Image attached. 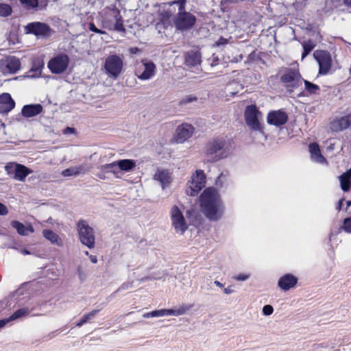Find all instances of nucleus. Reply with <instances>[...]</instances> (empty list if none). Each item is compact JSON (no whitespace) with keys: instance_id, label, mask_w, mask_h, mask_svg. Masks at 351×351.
<instances>
[{"instance_id":"obj_51","label":"nucleus","mask_w":351,"mask_h":351,"mask_svg":"<svg viewBox=\"0 0 351 351\" xmlns=\"http://www.w3.org/2000/svg\"><path fill=\"white\" fill-rule=\"evenodd\" d=\"M132 287V282H125L119 288L118 291L128 289L131 288Z\"/></svg>"},{"instance_id":"obj_54","label":"nucleus","mask_w":351,"mask_h":351,"mask_svg":"<svg viewBox=\"0 0 351 351\" xmlns=\"http://www.w3.org/2000/svg\"><path fill=\"white\" fill-rule=\"evenodd\" d=\"M30 173L29 169L23 165V182L25 181V178L27 176H28Z\"/></svg>"},{"instance_id":"obj_46","label":"nucleus","mask_w":351,"mask_h":351,"mask_svg":"<svg viewBox=\"0 0 351 351\" xmlns=\"http://www.w3.org/2000/svg\"><path fill=\"white\" fill-rule=\"evenodd\" d=\"M274 312V308L269 304L265 305L263 308V313L264 315H270Z\"/></svg>"},{"instance_id":"obj_57","label":"nucleus","mask_w":351,"mask_h":351,"mask_svg":"<svg viewBox=\"0 0 351 351\" xmlns=\"http://www.w3.org/2000/svg\"><path fill=\"white\" fill-rule=\"evenodd\" d=\"M89 258H90V261L93 263H97V256H95V255H89Z\"/></svg>"},{"instance_id":"obj_36","label":"nucleus","mask_w":351,"mask_h":351,"mask_svg":"<svg viewBox=\"0 0 351 351\" xmlns=\"http://www.w3.org/2000/svg\"><path fill=\"white\" fill-rule=\"evenodd\" d=\"M315 44L311 40L304 42L302 43L303 52L302 53V58H304L309 53L314 49Z\"/></svg>"},{"instance_id":"obj_24","label":"nucleus","mask_w":351,"mask_h":351,"mask_svg":"<svg viewBox=\"0 0 351 351\" xmlns=\"http://www.w3.org/2000/svg\"><path fill=\"white\" fill-rule=\"evenodd\" d=\"M342 230L351 234V217L345 218L343 224L339 228L335 230H331L328 237L329 241H332L333 238L339 234Z\"/></svg>"},{"instance_id":"obj_12","label":"nucleus","mask_w":351,"mask_h":351,"mask_svg":"<svg viewBox=\"0 0 351 351\" xmlns=\"http://www.w3.org/2000/svg\"><path fill=\"white\" fill-rule=\"evenodd\" d=\"M156 65L146 59H143L140 64L136 66L135 75L141 80H147L155 75Z\"/></svg>"},{"instance_id":"obj_32","label":"nucleus","mask_w":351,"mask_h":351,"mask_svg":"<svg viewBox=\"0 0 351 351\" xmlns=\"http://www.w3.org/2000/svg\"><path fill=\"white\" fill-rule=\"evenodd\" d=\"M302 82H304L305 90L308 92V94L317 95L319 93L320 88L318 85L306 80H303Z\"/></svg>"},{"instance_id":"obj_21","label":"nucleus","mask_w":351,"mask_h":351,"mask_svg":"<svg viewBox=\"0 0 351 351\" xmlns=\"http://www.w3.org/2000/svg\"><path fill=\"white\" fill-rule=\"evenodd\" d=\"M351 126V114L336 119L331 123V129L335 132L343 131Z\"/></svg>"},{"instance_id":"obj_63","label":"nucleus","mask_w":351,"mask_h":351,"mask_svg":"<svg viewBox=\"0 0 351 351\" xmlns=\"http://www.w3.org/2000/svg\"><path fill=\"white\" fill-rule=\"evenodd\" d=\"M221 178H222V173L219 176H218L217 181H216L217 184H218V182L221 180Z\"/></svg>"},{"instance_id":"obj_60","label":"nucleus","mask_w":351,"mask_h":351,"mask_svg":"<svg viewBox=\"0 0 351 351\" xmlns=\"http://www.w3.org/2000/svg\"><path fill=\"white\" fill-rule=\"evenodd\" d=\"M344 3L348 6L351 7V0H344Z\"/></svg>"},{"instance_id":"obj_28","label":"nucleus","mask_w":351,"mask_h":351,"mask_svg":"<svg viewBox=\"0 0 351 351\" xmlns=\"http://www.w3.org/2000/svg\"><path fill=\"white\" fill-rule=\"evenodd\" d=\"M88 170L83 165L73 167L66 169L62 171L64 177L77 176L81 173H85Z\"/></svg>"},{"instance_id":"obj_27","label":"nucleus","mask_w":351,"mask_h":351,"mask_svg":"<svg viewBox=\"0 0 351 351\" xmlns=\"http://www.w3.org/2000/svg\"><path fill=\"white\" fill-rule=\"evenodd\" d=\"M43 110L40 104H30L23 106V117H32L40 114Z\"/></svg>"},{"instance_id":"obj_52","label":"nucleus","mask_w":351,"mask_h":351,"mask_svg":"<svg viewBox=\"0 0 351 351\" xmlns=\"http://www.w3.org/2000/svg\"><path fill=\"white\" fill-rule=\"evenodd\" d=\"M75 132V130L73 128L67 127L64 130V134H74Z\"/></svg>"},{"instance_id":"obj_47","label":"nucleus","mask_w":351,"mask_h":351,"mask_svg":"<svg viewBox=\"0 0 351 351\" xmlns=\"http://www.w3.org/2000/svg\"><path fill=\"white\" fill-rule=\"evenodd\" d=\"M12 226L13 228L16 229L19 234L22 235V223H21L18 221H13L12 222Z\"/></svg>"},{"instance_id":"obj_23","label":"nucleus","mask_w":351,"mask_h":351,"mask_svg":"<svg viewBox=\"0 0 351 351\" xmlns=\"http://www.w3.org/2000/svg\"><path fill=\"white\" fill-rule=\"evenodd\" d=\"M311 160L319 164L326 162V158L322 155L319 147L316 143H311L308 146Z\"/></svg>"},{"instance_id":"obj_25","label":"nucleus","mask_w":351,"mask_h":351,"mask_svg":"<svg viewBox=\"0 0 351 351\" xmlns=\"http://www.w3.org/2000/svg\"><path fill=\"white\" fill-rule=\"evenodd\" d=\"M201 63V54L199 51H191L185 55V64L189 66H195Z\"/></svg>"},{"instance_id":"obj_48","label":"nucleus","mask_w":351,"mask_h":351,"mask_svg":"<svg viewBox=\"0 0 351 351\" xmlns=\"http://www.w3.org/2000/svg\"><path fill=\"white\" fill-rule=\"evenodd\" d=\"M250 278V274H239L233 277V278L237 281H245Z\"/></svg>"},{"instance_id":"obj_50","label":"nucleus","mask_w":351,"mask_h":351,"mask_svg":"<svg viewBox=\"0 0 351 351\" xmlns=\"http://www.w3.org/2000/svg\"><path fill=\"white\" fill-rule=\"evenodd\" d=\"M8 213L7 207L0 202V215H5Z\"/></svg>"},{"instance_id":"obj_3","label":"nucleus","mask_w":351,"mask_h":351,"mask_svg":"<svg viewBox=\"0 0 351 351\" xmlns=\"http://www.w3.org/2000/svg\"><path fill=\"white\" fill-rule=\"evenodd\" d=\"M103 12V27L109 30L113 29L117 32H125V29L123 25V19L120 11L114 5L105 8Z\"/></svg>"},{"instance_id":"obj_13","label":"nucleus","mask_w":351,"mask_h":351,"mask_svg":"<svg viewBox=\"0 0 351 351\" xmlns=\"http://www.w3.org/2000/svg\"><path fill=\"white\" fill-rule=\"evenodd\" d=\"M172 226L177 233L183 234L188 228L187 223L180 209L173 206L170 212Z\"/></svg>"},{"instance_id":"obj_34","label":"nucleus","mask_w":351,"mask_h":351,"mask_svg":"<svg viewBox=\"0 0 351 351\" xmlns=\"http://www.w3.org/2000/svg\"><path fill=\"white\" fill-rule=\"evenodd\" d=\"M167 316V309L155 310L143 315L144 318L160 317Z\"/></svg>"},{"instance_id":"obj_14","label":"nucleus","mask_w":351,"mask_h":351,"mask_svg":"<svg viewBox=\"0 0 351 351\" xmlns=\"http://www.w3.org/2000/svg\"><path fill=\"white\" fill-rule=\"evenodd\" d=\"M313 56L319 64V74L326 75L330 70L332 64L330 53L325 51H315Z\"/></svg>"},{"instance_id":"obj_10","label":"nucleus","mask_w":351,"mask_h":351,"mask_svg":"<svg viewBox=\"0 0 351 351\" xmlns=\"http://www.w3.org/2000/svg\"><path fill=\"white\" fill-rule=\"evenodd\" d=\"M196 22V17L193 14L186 12H178L173 19V23L177 29L186 31L191 29Z\"/></svg>"},{"instance_id":"obj_17","label":"nucleus","mask_w":351,"mask_h":351,"mask_svg":"<svg viewBox=\"0 0 351 351\" xmlns=\"http://www.w3.org/2000/svg\"><path fill=\"white\" fill-rule=\"evenodd\" d=\"M194 131L191 124L184 123L178 126L176 132V141L178 143H182L189 138Z\"/></svg>"},{"instance_id":"obj_44","label":"nucleus","mask_w":351,"mask_h":351,"mask_svg":"<svg viewBox=\"0 0 351 351\" xmlns=\"http://www.w3.org/2000/svg\"><path fill=\"white\" fill-rule=\"evenodd\" d=\"M117 161H114L112 163L106 164L104 165H102L101 169L104 171H110L112 173H115L114 168L116 167H118L117 164H116Z\"/></svg>"},{"instance_id":"obj_18","label":"nucleus","mask_w":351,"mask_h":351,"mask_svg":"<svg viewBox=\"0 0 351 351\" xmlns=\"http://www.w3.org/2000/svg\"><path fill=\"white\" fill-rule=\"evenodd\" d=\"M154 179L160 184L162 190L167 188L172 182L171 173L166 169H158L154 173Z\"/></svg>"},{"instance_id":"obj_41","label":"nucleus","mask_w":351,"mask_h":351,"mask_svg":"<svg viewBox=\"0 0 351 351\" xmlns=\"http://www.w3.org/2000/svg\"><path fill=\"white\" fill-rule=\"evenodd\" d=\"M187 0H174L168 3L169 5H178V12H182L185 10Z\"/></svg>"},{"instance_id":"obj_53","label":"nucleus","mask_w":351,"mask_h":351,"mask_svg":"<svg viewBox=\"0 0 351 351\" xmlns=\"http://www.w3.org/2000/svg\"><path fill=\"white\" fill-rule=\"evenodd\" d=\"M223 292L225 294L229 295L232 293L234 292V290L232 289V286H229L223 289Z\"/></svg>"},{"instance_id":"obj_64","label":"nucleus","mask_w":351,"mask_h":351,"mask_svg":"<svg viewBox=\"0 0 351 351\" xmlns=\"http://www.w3.org/2000/svg\"><path fill=\"white\" fill-rule=\"evenodd\" d=\"M347 207H349L351 206V200H348L346 202Z\"/></svg>"},{"instance_id":"obj_7","label":"nucleus","mask_w":351,"mask_h":351,"mask_svg":"<svg viewBox=\"0 0 351 351\" xmlns=\"http://www.w3.org/2000/svg\"><path fill=\"white\" fill-rule=\"evenodd\" d=\"M24 28L25 34H33L38 38H47L54 33L48 24L39 21L29 23Z\"/></svg>"},{"instance_id":"obj_8","label":"nucleus","mask_w":351,"mask_h":351,"mask_svg":"<svg viewBox=\"0 0 351 351\" xmlns=\"http://www.w3.org/2000/svg\"><path fill=\"white\" fill-rule=\"evenodd\" d=\"M205 184L206 176L204 171L202 170H197L188 182L186 193L189 195L195 196L204 187Z\"/></svg>"},{"instance_id":"obj_5","label":"nucleus","mask_w":351,"mask_h":351,"mask_svg":"<svg viewBox=\"0 0 351 351\" xmlns=\"http://www.w3.org/2000/svg\"><path fill=\"white\" fill-rule=\"evenodd\" d=\"M280 80L287 91L291 93L302 86L303 79L297 69L286 68Z\"/></svg>"},{"instance_id":"obj_9","label":"nucleus","mask_w":351,"mask_h":351,"mask_svg":"<svg viewBox=\"0 0 351 351\" xmlns=\"http://www.w3.org/2000/svg\"><path fill=\"white\" fill-rule=\"evenodd\" d=\"M69 62V56L64 53H60L48 62L47 66L52 73L61 74L66 71Z\"/></svg>"},{"instance_id":"obj_59","label":"nucleus","mask_w":351,"mask_h":351,"mask_svg":"<svg viewBox=\"0 0 351 351\" xmlns=\"http://www.w3.org/2000/svg\"><path fill=\"white\" fill-rule=\"evenodd\" d=\"M214 284H215L216 286H217V287H220V288H223V285L222 283H221V282H220L219 281H218V280H215V281H214Z\"/></svg>"},{"instance_id":"obj_38","label":"nucleus","mask_w":351,"mask_h":351,"mask_svg":"<svg viewBox=\"0 0 351 351\" xmlns=\"http://www.w3.org/2000/svg\"><path fill=\"white\" fill-rule=\"evenodd\" d=\"M12 13V8L6 3H0V16L3 17L8 16Z\"/></svg>"},{"instance_id":"obj_35","label":"nucleus","mask_w":351,"mask_h":351,"mask_svg":"<svg viewBox=\"0 0 351 351\" xmlns=\"http://www.w3.org/2000/svg\"><path fill=\"white\" fill-rule=\"evenodd\" d=\"M99 310H93L90 313L84 315L80 319V321L76 324V326L81 327L84 324L93 319L95 316L97 315V313L99 312Z\"/></svg>"},{"instance_id":"obj_31","label":"nucleus","mask_w":351,"mask_h":351,"mask_svg":"<svg viewBox=\"0 0 351 351\" xmlns=\"http://www.w3.org/2000/svg\"><path fill=\"white\" fill-rule=\"evenodd\" d=\"M44 237L49 240L52 244H56L58 246L62 245V241L59 236L51 230H44L43 231Z\"/></svg>"},{"instance_id":"obj_39","label":"nucleus","mask_w":351,"mask_h":351,"mask_svg":"<svg viewBox=\"0 0 351 351\" xmlns=\"http://www.w3.org/2000/svg\"><path fill=\"white\" fill-rule=\"evenodd\" d=\"M19 35L15 32L14 27H12L8 36V40L10 43H12V44H15L16 43H19Z\"/></svg>"},{"instance_id":"obj_29","label":"nucleus","mask_w":351,"mask_h":351,"mask_svg":"<svg viewBox=\"0 0 351 351\" xmlns=\"http://www.w3.org/2000/svg\"><path fill=\"white\" fill-rule=\"evenodd\" d=\"M191 308V304H182L180 306L176 307L172 309H167V316H180L184 315Z\"/></svg>"},{"instance_id":"obj_2","label":"nucleus","mask_w":351,"mask_h":351,"mask_svg":"<svg viewBox=\"0 0 351 351\" xmlns=\"http://www.w3.org/2000/svg\"><path fill=\"white\" fill-rule=\"evenodd\" d=\"M205 153L210 162H216L226 158L230 153L228 143L223 137L215 138L208 142Z\"/></svg>"},{"instance_id":"obj_42","label":"nucleus","mask_w":351,"mask_h":351,"mask_svg":"<svg viewBox=\"0 0 351 351\" xmlns=\"http://www.w3.org/2000/svg\"><path fill=\"white\" fill-rule=\"evenodd\" d=\"M34 232V228L31 221H25L23 223V236Z\"/></svg>"},{"instance_id":"obj_45","label":"nucleus","mask_w":351,"mask_h":351,"mask_svg":"<svg viewBox=\"0 0 351 351\" xmlns=\"http://www.w3.org/2000/svg\"><path fill=\"white\" fill-rule=\"evenodd\" d=\"M88 29L90 31L93 32L95 33L99 34H105L106 32L101 29H98L93 23H90L88 24Z\"/></svg>"},{"instance_id":"obj_22","label":"nucleus","mask_w":351,"mask_h":351,"mask_svg":"<svg viewBox=\"0 0 351 351\" xmlns=\"http://www.w3.org/2000/svg\"><path fill=\"white\" fill-rule=\"evenodd\" d=\"M5 169L10 177L22 181V165L10 162L5 165Z\"/></svg>"},{"instance_id":"obj_16","label":"nucleus","mask_w":351,"mask_h":351,"mask_svg":"<svg viewBox=\"0 0 351 351\" xmlns=\"http://www.w3.org/2000/svg\"><path fill=\"white\" fill-rule=\"evenodd\" d=\"M288 120L287 114L281 110H274L268 113L267 121L268 124L280 127L285 125Z\"/></svg>"},{"instance_id":"obj_56","label":"nucleus","mask_w":351,"mask_h":351,"mask_svg":"<svg viewBox=\"0 0 351 351\" xmlns=\"http://www.w3.org/2000/svg\"><path fill=\"white\" fill-rule=\"evenodd\" d=\"M344 199H341L338 202V204L337 206V210L338 211H340L342 208V206H343V202Z\"/></svg>"},{"instance_id":"obj_19","label":"nucleus","mask_w":351,"mask_h":351,"mask_svg":"<svg viewBox=\"0 0 351 351\" xmlns=\"http://www.w3.org/2000/svg\"><path fill=\"white\" fill-rule=\"evenodd\" d=\"M298 280V278L293 274H286L279 278L278 286L283 291H288L296 285Z\"/></svg>"},{"instance_id":"obj_55","label":"nucleus","mask_w":351,"mask_h":351,"mask_svg":"<svg viewBox=\"0 0 351 351\" xmlns=\"http://www.w3.org/2000/svg\"><path fill=\"white\" fill-rule=\"evenodd\" d=\"M129 51L132 54H136L140 51V49L138 47H131L129 49Z\"/></svg>"},{"instance_id":"obj_26","label":"nucleus","mask_w":351,"mask_h":351,"mask_svg":"<svg viewBox=\"0 0 351 351\" xmlns=\"http://www.w3.org/2000/svg\"><path fill=\"white\" fill-rule=\"evenodd\" d=\"M340 186L343 191L348 192L351 189V168L339 176Z\"/></svg>"},{"instance_id":"obj_1","label":"nucleus","mask_w":351,"mask_h":351,"mask_svg":"<svg viewBox=\"0 0 351 351\" xmlns=\"http://www.w3.org/2000/svg\"><path fill=\"white\" fill-rule=\"evenodd\" d=\"M199 202L201 210L208 219L217 221L222 218L225 206L215 189H206L200 195Z\"/></svg>"},{"instance_id":"obj_20","label":"nucleus","mask_w":351,"mask_h":351,"mask_svg":"<svg viewBox=\"0 0 351 351\" xmlns=\"http://www.w3.org/2000/svg\"><path fill=\"white\" fill-rule=\"evenodd\" d=\"M15 106V102L9 93L0 95V113L7 114Z\"/></svg>"},{"instance_id":"obj_33","label":"nucleus","mask_w":351,"mask_h":351,"mask_svg":"<svg viewBox=\"0 0 351 351\" xmlns=\"http://www.w3.org/2000/svg\"><path fill=\"white\" fill-rule=\"evenodd\" d=\"M22 317V308L18 309L8 318L0 319V329L3 328L9 322Z\"/></svg>"},{"instance_id":"obj_4","label":"nucleus","mask_w":351,"mask_h":351,"mask_svg":"<svg viewBox=\"0 0 351 351\" xmlns=\"http://www.w3.org/2000/svg\"><path fill=\"white\" fill-rule=\"evenodd\" d=\"M245 121L247 125L253 131L258 132L267 138L264 131V125L260 122L262 113L255 105H249L244 112Z\"/></svg>"},{"instance_id":"obj_62","label":"nucleus","mask_w":351,"mask_h":351,"mask_svg":"<svg viewBox=\"0 0 351 351\" xmlns=\"http://www.w3.org/2000/svg\"><path fill=\"white\" fill-rule=\"evenodd\" d=\"M23 317L27 314V313H29L28 311L26 310L25 308L23 307Z\"/></svg>"},{"instance_id":"obj_30","label":"nucleus","mask_w":351,"mask_h":351,"mask_svg":"<svg viewBox=\"0 0 351 351\" xmlns=\"http://www.w3.org/2000/svg\"><path fill=\"white\" fill-rule=\"evenodd\" d=\"M118 167L121 171L126 172L130 171L136 167V162L130 159H122L117 161Z\"/></svg>"},{"instance_id":"obj_49","label":"nucleus","mask_w":351,"mask_h":351,"mask_svg":"<svg viewBox=\"0 0 351 351\" xmlns=\"http://www.w3.org/2000/svg\"><path fill=\"white\" fill-rule=\"evenodd\" d=\"M236 86V88H241V85L239 84V83L237 82H232L231 84H230L227 87H226V90L230 93V94H232V95H234L236 93L235 92H231L230 91V90L231 89L232 86Z\"/></svg>"},{"instance_id":"obj_6","label":"nucleus","mask_w":351,"mask_h":351,"mask_svg":"<svg viewBox=\"0 0 351 351\" xmlns=\"http://www.w3.org/2000/svg\"><path fill=\"white\" fill-rule=\"evenodd\" d=\"M77 230L81 243L89 249L93 248L95 240L94 230L88 225V222L80 219L77 223Z\"/></svg>"},{"instance_id":"obj_37","label":"nucleus","mask_w":351,"mask_h":351,"mask_svg":"<svg viewBox=\"0 0 351 351\" xmlns=\"http://www.w3.org/2000/svg\"><path fill=\"white\" fill-rule=\"evenodd\" d=\"M23 8L28 10H37L39 8L38 0H23Z\"/></svg>"},{"instance_id":"obj_43","label":"nucleus","mask_w":351,"mask_h":351,"mask_svg":"<svg viewBox=\"0 0 351 351\" xmlns=\"http://www.w3.org/2000/svg\"><path fill=\"white\" fill-rule=\"evenodd\" d=\"M197 97L193 95H187L180 101L181 105H186L197 101Z\"/></svg>"},{"instance_id":"obj_58","label":"nucleus","mask_w":351,"mask_h":351,"mask_svg":"<svg viewBox=\"0 0 351 351\" xmlns=\"http://www.w3.org/2000/svg\"><path fill=\"white\" fill-rule=\"evenodd\" d=\"M227 43V40L226 39L223 38H220L217 42V45H223V44H226Z\"/></svg>"},{"instance_id":"obj_11","label":"nucleus","mask_w":351,"mask_h":351,"mask_svg":"<svg viewBox=\"0 0 351 351\" xmlns=\"http://www.w3.org/2000/svg\"><path fill=\"white\" fill-rule=\"evenodd\" d=\"M123 60L117 55L109 56L105 61L104 68L108 75L117 78L123 69Z\"/></svg>"},{"instance_id":"obj_40","label":"nucleus","mask_w":351,"mask_h":351,"mask_svg":"<svg viewBox=\"0 0 351 351\" xmlns=\"http://www.w3.org/2000/svg\"><path fill=\"white\" fill-rule=\"evenodd\" d=\"M41 74V68L38 66L36 68H32L23 77H38Z\"/></svg>"},{"instance_id":"obj_15","label":"nucleus","mask_w":351,"mask_h":351,"mask_svg":"<svg viewBox=\"0 0 351 351\" xmlns=\"http://www.w3.org/2000/svg\"><path fill=\"white\" fill-rule=\"evenodd\" d=\"M21 67L19 58L10 56L0 60V71L3 75L15 73Z\"/></svg>"},{"instance_id":"obj_61","label":"nucleus","mask_w":351,"mask_h":351,"mask_svg":"<svg viewBox=\"0 0 351 351\" xmlns=\"http://www.w3.org/2000/svg\"><path fill=\"white\" fill-rule=\"evenodd\" d=\"M5 306H7V303H5V302L2 301L0 302V307L1 308H4Z\"/></svg>"}]
</instances>
